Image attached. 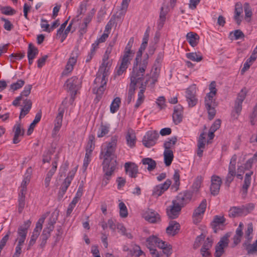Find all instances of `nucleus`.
<instances>
[{
    "mask_svg": "<svg viewBox=\"0 0 257 257\" xmlns=\"http://www.w3.org/2000/svg\"><path fill=\"white\" fill-rule=\"evenodd\" d=\"M159 137V135L157 131H149L143 139V144L147 148H151L156 144Z\"/></svg>",
    "mask_w": 257,
    "mask_h": 257,
    "instance_id": "1a4fd4ad",
    "label": "nucleus"
},
{
    "mask_svg": "<svg viewBox=\"0 0 257 257\" xmlns=\"http://www.w3.org/2000/svg\"><path fill=\"white\" fill-rule=\"evenodd\" d=\"M180 229V225L179 223L176 221H171L166 228V232L169 235L174 236L178 233Z\"/></svg>",
    "mask_w": 257,
    "mask_h": 257,
    "instance_id": "aec40b11",
    "label": "nucleus"
},
{
    "mask_svg": "<svg viewBox=\"0 0 257 257\" xmlns=\"http://www.w3.org/2000/svg\"><path fill=\"white\" fill-rule=\"evenodd\" d=\"M246 95V92L244 89H242L237 94L234 104V110L237 115L239 114L242 110V103L245 99Z\"/></svg>",
    "mask_w": 257,
    "mask_h": 257,
    "instance_id": "ddd939ff",
    "label": "nucleus"
},
{
    "mask_svg": "<svg viewBox=\"0 0 257 257\" xmlns=\"http://www.w3.org/2000/svg\"><path fill=\"white\" fill-rule=\"evenodd\" d=\"M182 207L174 200L172 205L167 209V215L170 218L175 219L178 217Z\"/></svg>",
    "mask_w": 257,
    "mask_h": 257,
    "instance_id": "4468645a",
    "label": "nucleus"
},
{
    "mask_svg": "<svg viewBox=\"0 0 257 257\" xmlns=\"http://www.w3.org/2000/svg\"><path fill=\"white\" fill-rule=\"evenodd\" d=\"M211 184L210 190L211 194L214 196L217 195L219 192L220 186L222 184V180L220 177L216 175H213L211 177Z\"/></svg>",
    "mask_w": 257,
    "mask_h": 257,
    "instance_id": "f8f14e48",
    "label": "nucleus"
},
{
    "mask_svg": "<svg viewBox=\"0 0 257 257\" xmlns=\"http://www.w3.org/2000/svg\"><path fill=\"white\" fill-rule=\"evenodd\" d=\"M147 242L150 246H156L162 250L164 254L170 256L172 252V246L155 236H151L147 238Z\"/></svg>",
    "mask_w": 257,
    "mask_h": 257,
    "instance_id": "39448f33",
    "label": "nucleus"
},
{
    "mask_svg": "<svg viewBox=\"0 0 257 257\" xmlns=\"http://www.w3.org/2000/svg\"><path fill=\"white\" fill-rule=\"evenodd\" d=\"M183 107L180 105H176L174 107V112L173 113V120L176 124L180 123L183 118Z\"/></svg>",
    "mask_w": 257,
    "mask_h": 257,
    "instance_id": "6ab92c4d",
    "label": "nucleus"
},
{
    "mask_svg": "<svg viewBox=\"0 0 257 257\" xmlns=\"http://www.w3.org/2000/svg\"><path fill=\"white\" fill-rule=\"evenodd\" d=\"M245 13V19L250 18L252 16V10L249 3H245L243 5Z\"/></svg>",
    "mask_w": 257,
    "mask_h": 257,
    "instance_id": "13d9d810",
    "label": "nucleus"
},
{
    "mask_svg": "<svg viewBox=\"0 0 257 257\" xmlns=\"http://www.w3.org/2000/svg\"><path fill=\"white\" fill-rule=\"evenodd\" d=\"M142 163L144 165H148L147 170L149 172L153 171L157 166L155 160L151 158H145L142 159Z\"/></svg>",
    "mask_w": 257,
    "mask_h": 257,
    "instance_id": "c85d7f7f",
    "label": "nucleus"
},
{
    "mask_svg": "<svg viewBox=\"0 0 257 257\" xmlns=\"http://www.w3.org/2000/svg\"><path fill=\"white\" fill-rule=\"evenodd\" d=\"M210 92L207 93L204 100L205 108L208 114V119L212 120L216 114L215 107L217 106V103L214 98L217 93L215 81H212L209 87Z\"/></svg>",
    "mask_w": 257,
    "mask_h": 257,
    "instance_id": "7ed1b4c3",
    "label": "nucleus"
},
{
    "mask_svg": "<svg viewBox=\"0 0 257 257\" xmlns=\"http://www.w3.org/2000/svg\"><path fill=\"white\" fill-rule=\"evenodd\" d=\"M225 219L223 216L216 215L214 217L213 220L211 223V225L214 232H217V226L224 224Z\"/></svg>",
    "mask_w": 257,
    "mask_h": 257,
    "instance_id": "393cba45",
    "label": "nucleus"
},
{
    "mask_svg": "<svg viewBox=\"0 0 257 257\" xmlns=\"http://www.w3.org/2000/svg\"><path fill=\"white\" fill-rule=\"evenodd\" d=\"M147 242L150 246H156L162 250L164 254L170 256L172 252V246L155 236H151L147 238Z\"/></svg>",
    "mask_w": 257,
    "mask_h": 257,
    "instance_id": "423d86ee",
    "label": "nucleus"
},
{
    "mask_svg": "<svg viewBox=\"0 0 257 257\" xmlns=\"http://www.w3.org/2000/svg\"><path fill=\"white\" fill-rule=\"evenodd\" d=\"M199 35L194 32H189L186 35V39L192 47H195L198 44L199 41Z\"/></svg>",
    "mask_w": 257,
    "mask_h": 257,
    "instance_id": "412c9836",
    "label": "nucleus"
},
{
    "mask_svg": "<svg viewBox=\"0 0 257 257\" xmlns=\"http://www.w3.org/2000/svg\"><path fill=\"white\" fill-rule=\"evenodd\" d=\"M243 213V210L237 207H232L229 210V216L230 217H236L240 216Z\"/></svg>",
    "mask_w": 257,
    "mask_h": 257,
    "instance_id": "a18cd8bd",
    "label": "nucleus"
},
{
    "mask_svg": "<svg viewBox=\"0 0 257 257\" xmlns=\"http://www.w3.org/2000/svg\"><path fill=\"white\" fill-rule=\"evenodd\" d=\"M19 205H18V211L20 213H21L23 209L25 207V196H19Z\"/></svg>",
    "mask_w": 257,
    "mask_h": 257,
    "instance_id": "e2e57ef3",
    "label": "nucleus"
},
{
    "mask_svg": "<svg viewBox=\"0 0 257 257\" xmlns=\"http://www.w3.org/2000/svg\"><path fill=\"white\" fill-rule=\"evenodd\" d=\"M25 84V81L22 79H19L17 82L12 83L10 88L14 91L17 90L22 87Z\"/></svg>",
    "mask_w": 257,
    "mask_h": 257,
    "instance_id": "052dcab7",
    "label": "nucleus"
},
{
    "mask_svg": "<svg viewBox=\"0 0 257 257\" xmlns=\"http://www.w3.org/2000/svg\"><path fill=\"white\" fill-rule=\"evenodd\" d=\"M55 148L52 147L50 149L45 151L43 155V163H49L51 159V155L55 152Z\"/></svg>",
    "mask_w": 257,
    "mask_h": 257,
    "instance_id": "a19ab883",
    "label": "nucleus"
},
{
    "mask_svg": "<svg viewBox=\"0 0 257 257\" xmlns=\"http://www.w3.org/2000/svg\"><path fill=\"white\" fill-rule=\"evenodd\" d=\"M94 140L95 137L93 135H91L89 136L88 141L85 148L86 153L92 154L95 147Z\"/></svg>",
    "mask_w": 257,
    "mask_h": 257,
    "instance_id": "e433bc0d",
    "label": "nucleus"
},
{
    "mask_svg": "<svg viewBox=\"0 0 257 257\" xmlns=\"http://www.w3.org/2000/svg\"><path fill=\"white\" fill-rule=\"evenodd\" d=\"M213 240L208 237L205 240L203 246L201 248V254L203 257L211 255L210 249L212 248Z\"/></svg>",
    "mask_w": 257,
    "mask_h": 257,
    "instance_id": "a211bd4d",
    "label": "nucleus"
},
{
    "mask_svg": "<svg viewBox=\"0 0 257 257\" xmlns=\"http://www.w3.org/2000/svg\"><path fill=\"white\" fill-rule=\"evenodd\" d=\"M112 60L110 61H102L99 68L94 83L99 86H96L93 88V91L97 95V97H101L105 89V85L107 83L106 77L108 75L109 70L112 65Z\"/></svg>",
    "mask_w": 257,
    "mask_h": 257,
    "instance_id": "f03ea898",
    "label": "nucleus"
},
{
    "mask_svg": "<svg viewBox=\"0 0 257 257\" xmlns=\"http://www.w3.org/2000/svg\"><path fill=\"white\" fill-rule=\"evenodd\" d=\"M129 254L132 256L139 257L141 255L145 256V253L141 249L139 246L135 245L130 249Z\"/></svg>",
    "mask_w": 257,
    "mask_h": 257,
    "instance_id": "58836bf2",
    "label": "nucleus"
},
{
    "mask_svg": "<svg viewBox=\"0 0 257 257\" xmlns=\"http://www.w3.org/2000/svg\"><path fill=\"white\" fill-rule=\"evenodd\" d=\"M149 55L146 53L142 61H135L133 70L131 74V80L140 83V91L138 94V99L135 105V109L143 103L145 99L144 92L146 89L147 85L149 81V78L144 80V76L147 68L149 62Z\"/></svg>",
    "mask_w": 257,
    "mask_h": 257,
    "instance_id": "f257e3e1",
    "label": "nucleus"
},
{
    "mask_svg": "<svg viewBox=\"0 0 257 257\" xmlns=\"http://www.w3.org/2000/svg\"><path fill=\"white\" fill-rule=\"evenodd\" d=\"M207 201L206 199H203L199 206L194 210L193 217L194 218L198 217L202 214H203L206 208Z\"/></svg>",
    "mask_w": 257,
    "mask_h": 257,
    "instance_id": "b1692460",
    "label": "nucleus"
},
{
    "mask_svg": "<svg viewBox=\"0 0 257 257\" xmlns=\"http://www.w3.org/2000/svg\"><path fill=\"white\" fill-rule=\"evenodd\" d=\"M186 57L189 59L196 62H200L203 59L202 56L199 53H188L186 54Z\"/></svg>",
    "mask_w": 257,
    "mask_h": 257,
    "instance_id": "49530a36",
    "label": "nucleus"
},
{
    "mask_svg": "<svg viewBox=\"0 0 257 257\" xmlns=\"http://www.w3.org/2000/svg\"><path fill=\"white\" fill-rule=\"evenodd\" d=\"M49 214V212H47L46 213L42 215L41 218H39V219L38 220L36 223V227H37V228H40L41 229H42L43 224L44 222V220L46 219V218L48 216Z\"/></svg>",
    "mask_w": 257,
    "mask_h": 257,
    "instance_id": "69168bd1",
    "label": "nucleus"
},
{
    "mask_svg": "<svg viewBox=\"0 0 257 257\" xmlns=\"http://www.w3.org/2000/svg\"><path fill=\"white\" fill-rule=\"evenodd\" d=\"M41 117H42V112H41V111L40 110L36 114L34 120L31 123V124L29 126V128L28 130V132H27L28 135L29 136L32 133L36 124L40 121Z\"/></svg>",
    "mask_w": 257,
    "mask_h": 257,
    "instance_id": "4c0bfd02",
    "label": "nucleus"
},
{
    "mask_svg": "<svg viewBox=\"0 0 257 257\" xmlns=\"http://www.w3.org/2000/svg\"><path fill=\"white\" fill-rule=\"evenodd\" d=\"M242 13V4L239 2L236 3V4L235 5V10H234L235 15L234 16V19L238 25H240V24L241 22V20L239 18V16Z\"/></svg>",
    "mask_w": 257,
    "mask_h": 257,
    "instance_id": "7c9ffc66",
    "label": "nucleus"
},
{
    "mask_svg": "<svg viewBox=\"0 0 257 257\" xmlns=\"http://www.w3.org/2000/svg\"><path fill=\"white\" fill-rule=\"evenodd\" d=\"M114 42H111L107 47L105 53L103 56L102 61H110L109 56L112 52V47L114 44Z\"/></svg>",
    "mask_w": 257,
    "mask_h": 257,
    "instance_id": "de8ad7c7",
    "label": "nucleus"
},
{
    "mask_svg": "<svg viewBox=\"0 0 257 257\" xmlns=\"http://www.w3.org/2000/svg\"><path fill=\"white\" fill-rule=\"evenodd\" d=\"M79 84L80 81L76 76H73L67 79L64 84L65 88L71 93L70 100L71 102H73L74 100Z\"/></svg>",
    "mask_w": 257,
    "mask_h": 257,
    "instance_id": "6e6552de",
    "label": "nucleus"
},
{
    "mask_svg": "<svg viewBox=\"0 0 257 257\" xmlns=\"http://www.w3.org/2000/svg\"><path fill=\"white\" fill-rule=\"evenodd\" d=\"M257 56H254L252 54L250 57L247 59L246 61L244 63L243 68L241 70V73L243 74L247 70H248L250 66L252 65L253 62L255 61Z\"/></svg>",
    "mask_w": 257,
    "mask_h": 257,
    "instance_id": "79ce46f5",
    "label": "nucleus"
},
{
    "mask_svg": "<svg viewBox=\"0 0 257 257\" xmlns=\"http://www.w3.org/2000/svg\"><path fill=\"white\" fill-rule=\"evenodd\" d=\"M57 168V161H55L52 162V168L49 170V171L47 173L46 175V177H48L49 178H50L51 179V178L55 173L56 169Z\"/></svg>",
    "mask_w": 257,
    "mask_h": 257,
    "instance_id": "0e129e2a",
    "label": "nucleus"
},
{
    "mask_svg": "<svg viewBox=\"0 0 257 257\" xmlns=\"http://www.w3.org/2000/svg\"><path fill=\"white\" fill-rule=\"evenodd\" d=\"M174 183L172 185V187L175 188L177 190L180 185V174L179 170H175L173 178Z\"/></svg>",
    "mask_w": 257,
    "mask_h": 257,
    "instance_id": "3c124183",
    "label": "nucleus"
},
{
    "mask_svg": "<svg viewBox=\"0 0 257 257\" xmlns=\"http://www.w3.org/2000/svg\"><path fill=\"white\" fill-rule=\"evenodd\" d=\"M164 58V54L162 52H160L155 61L153 67L161 68V64Z\"/></svg>",
    "mask_w": 257,
    "mask_h": 257,
    "instance_id": "bf43d9fd",
    "label": "nucleus"
},
{
    "mask_svg": "<svg viewBox=\"0 0 257 257\" xmlns=\"http://www.w3.org/2000/svg\"><path fill=\"white\" fill-rule=\"evenodd\" d=\"M160 70L161 68H158V67H152V69L151 71V76L150 77V78L152 79V84H155L156 82L158 81V78L159 77L160 73Z\"/></svg>",
    "mask_w": 257,
    "mask_h": 257,
    "instance_id": "37998d69",
    "label": "nucleus"
},
{
    "mask_svg": "<svg viewBox=\"0 0 257 257\" xmlns=\"http://www.w3.org/2000/svg\"><path fill=\"white\" fill-rule=\"evenodd\" d=\"M186 99L189 107H193L196 105L198 99L196 96V89L193 86L189 87L186 91Z\"/></svg>",
    "mask_w": 257,
    "mask_h": 257,
    "instance_id": "9d476101",
    "label": "nucleus"
},
{
    "mask_svg": "<svg viewBox=\"0 0 257 257\" xmlns=\"http://www.w3.org/2000/svg\"><path fill=\"white\" fill-rule=\"evenodd\" d=\"M117 140L118 137L113 136L111 138L110 142H105L102 145L100 156H103V164H106V163L110 164L113 162L112 157L114 155Z\"/></svg>",
    "mask_w": 257,
    "mask_h": 257,
    "instance_id": "20e7f679",
    "label": "nucleus"
},
{
    "mask_svg": "<svg viewBox=\"0 0 257 257\" xmlns=\"http://www.w3.org/2000/svg\"><path fill=\"white\" fill-rule=\"evenodd\" d=\"M120 99L119 97L115 98L110 105V111L111 113H115L119 108Z\"/></svg>",
    "mask_w": 257,
    "mask_h": 257,
    "instance_id": "8fccbe9b",
    "label": "nucleus"
},
{
    "mask_svg": "<svg viewBox=\"0 0 257 257\" xmlns=\"http://www.w3.org/2000/svg\"><path fill=\"white\" fill-rule=\"evenodd\" d=\"M125 171L131 178H136L139 173L138 166L134 163L126 162L124 165Z\"/></svg>",
    "mask_w": 257,
    "mask_h": 257,
    "instance_id": "dca6fc26",
    "label": "nucleus"
},
{
    "mask_svg": "<svg viewBox=\"0 0 257 257\" xmlns=\"http://www.w3.org/2000/svg\"><path fill=\"white\" fill-rule=\"evenodd\" d=\"M24 107L22 108L19 116L20 119L27 115L32 107V103L30 99L26 98L23 99Z\"/></svg>",
    "mask_w": 257,
    "mask_h": 257,
    "instance_id": "4be33fe9",
    "label": "nucleus"
},
{
    "mask_svg": "<svg viewBox=\"0 0 257 257\" xmlns=\"http://www.w3.org/2000/svg\"><path fill=\"white\" fill-rule=\"evenodd\" d=\"M229 243L228 236L225 235L222 237L216 246L225 249L228 247Z\"/></svg>",
    "mask_w": 257,
    "mask_h": 257,
    "instance_id": "09e8293b",
    "label": "nucleus"
},
{
    "mask_svg": "<svg viewBox=\"0 0 257 257\" xmlns=\"http://www.w3.org/2000/svg\"><path fill=\"white\" fill-rule=\"evenodd\" d=\"M77 61V57L75 56L71 57L66 65L65 69L63 72V74L71 72L73 69V67Z\"/></svg>",
    "mask_w": 257,
    "mask_h": 257,
    "instance_id": "473e14b6",
    "label": "nucleus"
},
{
    "mask_svg": "<svg viewBox=\"0 0 257 257\" xmlns=\"http://www.w3.org/2000/svg\"><path fill=\"white\" fill-rule=\"evenodd\" d=\"M138 83H139L137 82H133V81L131 80L127 93V97L126 98V101L128 104H130L132 101L134 99V95L135 93V90L136 89V85Z\"/></svg>",
    "mask_w": 257,
    "mask_h": 257,
    "instance_id": "5701e85b",
    "label": "nucleus"
},
{
    "mask_svg": "<svg viewBox=\"0 0 257 257\" xmlns=\"http://www.w3.org/2000/svg\"><path fill=\"white\" fill-rule=\"evenodd\" d=\"M131 59L122 57L121 60V63L119 66L116 74L117 75L120 76L125 72L128 67V64L130 63Z\"/></svg>",
    "mask_w": 257,
    "mask_h": 257,
    "instance_id": "bb28decb",
    "label": "nucleus"
},
{
    "mask_svg": "<svg viewBox=\"0 0 257 257\" xmlns=\"http://www.w3.org/2000/svg\"><path fill=\"white\" fill-rule=\"evenodd\" d=\"M205 237V235L203 233H201L200 235L197 236L194 241V247L195 248L198 247L201 242L204 240Z\"/></svg>",
    "mask_w": 257,
    "mask_h": 257,
    "instance_id": "774afa93",
    "label": "nucleus"
},
{
    "mask_svg": "<svg viewBox=\"0 0 257 257\" xmlns=\"http://www.w3.org/2000/svg\"><path fill=\"white\" fill-rule=\"evenodd\" d=\"M117 165L116 161L115 160L111 162L110 164H103V172L104 173L103 178L101 182V186H106L109 183L111 178Z\"/></svg>",
    "mask_w": 257,
    "mask_h": 257,
    "instance_id": "0eeeda50",
    "label": "nucleus"
},
{
    "mask_svg": "<svg viewBox=\"0 0 257 257\" xmlns=\"http://www.w3.org/2000/svg\"><path fill=\"white\" fill-rule=\"evenodd\" d=\"M71 178H66L64 180V182L61 185V186L60 187V189L61 191L63 192V193H65L67 190L68 187L69 186L70 184H71Z\"/></svg>",
    "mask_w": 257,
    "mask_h": 257,
    "instance_id": "680f3d73",
    "label": "nucleus"
},
{
    "mask_svg": "<svg viewBox=\"0 0 257 257\" xmlns=\"http://www.w3.org/2000/svg\"><path fill=\"white\" fill-rule=\"evenodd\" d=\"M14 134H18L19 136H24L25 133L24 129L22 127L20 123H17L13 127Z\"/></svg>",
    "mask_w": 257,
    "mask_h": 257,
    "instance_id": "6e6d98bb",
    "label": "nucleus"
},
{
    "mask_svg": "<svg viewBox=\"0 0 257 257\" xmlns=\"http://www.w3.org/2000/svg\"><path fill=\"white\" fill-rule=\"evenodd\" d=\"M109 126L105 125H101L97 133L98 138H102L107 135L109 132Z\"/></svg>",
    "mask_w": 257,
    "mask_h": 257,
    "instance_id": "5fc2aeb1",
    "label": "nucleus"
},
{
    "mask_svg": "<svg viewBox=\"0 0 257 257\" xmlns=\"http://www.w3.org/2000/svg\"><path fill=\"white\" fill-rule=\"evenodd\" d=\"M59 216V211L55 210L52 213L51 216L49 218L48 224H47V227L50 228L52 227L53 229L54 228V224L56 223V221L58 219Z\"/></svg>",
    "mask_w": 257,
    "mask_h": 257,
    "instance_id": "c9c22d12",
    "label": "nucleus"
},
{
    "mask_svg": "<svg viewBox=\"0 0 257 257\" xmlns=\"http://www.w3.org/2000/svg\"><path fill=\"white\" fill-rule=\"evenodd\" d=\"M237 160V156L236 155H234L231 158L229 168H228V173L233 175H236L235 168H236V162Z\"/></svg>",
    "mask_w": 257,
    "mask_h": 257,
    "instance_id": "c03bdc74",
    "label": "nucleus"
},
{
    "mask_svg": "<svg viewBox=\"0 0 257 257\" xmlns=\"http://www.w3.org/2000/svg\"><path fill=\"white\" fill-rule=\"evenodd\" d=\"M31 222L30 220L25 221L23 226H20L18 231L19 237H26L28 229L30 226Z\"/></svg>",
    "mask_w": 257,
    "mask_h": 257,
    "instance_id": "cd10ccee",
    "label": "nucleus"
},
{
    "mask_svg": "<svg viewBox=\"0 0 257 257\" xmlns=\"http://www.w3.org/2000/svg\"><path fill=\"white\" fill-rule=\"evenodd\" d=\"M119 208L120 209L119 214L121 217L125 218L128 215L127 210L125 204L121 202L119 203Z\"/></svg>",
    "mask_w": 257,
    "mask_h": 257,
    "instance_id": "4d7b16f0",
    "label": "nucleus"
},
{
    "mask_svg": "<svg viewBox=\"0 0 257 257\" xmlns=\"http://www.w3.org/2000/svg\"><path fill=\"white\" fill-rule=\"evenodd\" d=\"M126 140L127 142V144L130 147H133L135 146L136 144V138L135 134L133 130L128 131L126 136Z\"/></svg>",
    "mask_w": 257,
    "mask_h": 257,
    "instance_id": "72a5a7b5",
    "label": "nucleus"
},
{
    "mask_svg": "<svg viewBox=\"0 0 257 257\" xmlns=\"http://www.w3.org/2000/svg\"><path fill=\"white\" fill-rule=\"evenodd\" d=\"M164 162L166 166H169L173 160V151L171 150H165L164 152Z\"/></svg>",
    "mask_w": 257,
    "mask_h": 257,
    "instance_id": "f704fd0d",
    "label": "nucleus"
},
{
    "mask_svg": "<svg viewBox=\"0 0 257 257\" xmlns=\"http://www.w3.org/2000/svg\"><path fill=\"white\" fill-rule=\"evenodd\" d=\"M39 50L37 47L32 43H30L28 48V58L34 59L38 54Z\"/></svg>",
    "mask_w": 257,
    "mask_h": 257,
    "instance_id": "ea45409f",
    "label": "nucleus"
},
{
    "mask_svg": "<svg viewBox=\"0 0 257 257\" xmlns=\"http://www.w3.org/2000/svg\"><path fill=\"white\" fill-rule=\"evenodd\" d=\"M253 174L252 171L246 173L244 180V183L242 186V191L243 193L246 195L247 193V190L250 185L251 176Z\"/></svg>",
    "mask_w": 257,
    "mask_h": 257,
    "instance_id": "c756f323",
    "label": "nucleus"
},
{
    "mask_svg": "<svg viewBox=\"0 0 257 257\" xmlns=\"http://www.w3.org/2000/svg\"><path fill=\"white\" fill-rule=\"evenodd\" d=\"M243 246L248 254H254L257 252V238L252 244L244 243Z\"/></svg>",
    "mask_w": 257,
    "mask_h": 257,
    "instance_id": "2f4dec72",
    "label": "nucleus"
},
{
    "mask_svg": "<svg viewBox=\"0 0 257 257\" xmlns=\"http://www.w3.org/2000/svg\"><path fill=\"white\" fill-rule=\"evenodd\" d=\"M53 230L52 227H48L46 226L43 230V233L41 235V238H44V239H48L50 236L51 232Z\"/></svg>",
    "mask_w": 257,
    "mask_h": 257,
    "instance_id": "338daca9",
    "label": "nucleus"
},
{
    "mask_svg": "<svg viewBox=\"0 0 257 257\" xmlns=\"http://www.w3.org/2000/svg\"><path fill=\"white\" fill-rule=\"evenodd\" d=\"M177 138L176 137H172L171 139H169L167 141H166L164 144V147L165 150H170L171 147L175 145L177 142Z\"/></svg>",
    "mask_w": 257,
    "mask_h": 257,
    "instance_id": "603ef678",
    "label": "nucleus"
},
{
    "mask_svg": "<svg viewBox=\"0 0 257 257\" xmlns=\"http://www.w3.org/2000/svg\"><path fill=\"white\" fill-rule=\"evenodd\" d=\"M146 220L151 223H156L160 220V216L158 213L152 209H148L143 214Z\"/></svg>",
    "mask_w": 257,
    "mask_h": 257,
    "instance_id": "f3484780",
    "label": "nucleus"
},
{
    "mask_svg": "<svg viewBox=\"0 0 257 257\" xmlns=\"http://www.w3.org/2000/svg\"><path fill=\"white\" fill-rule=\"evenodd\" d=\"M64 111V108L62 107V106H60L58 108V113L55 120L54 127L53 130V134L56 135L62 126V122Z\"/></svg>",
    "mask_w": 257,
    "mask_h": 257,
    "instance_id": "2eb2a0df",
    "label": "nucleus"
},
{
    "mask_svg": "<svg viewBox=\"0 0 257 257\" xmlns=\"http://www.w3.org/2000/svg\"><path fill=\"white\" fill-rule=\"evenodd\" d=\"M134 38H130L127 44L126 45L124 51V54L122 57L132 60L133 58V51L131 50L132 46L134 43Z\"/></svg>",
    "mask_w": 257,
    "mask_h": 257,
    "instance_id": "a878e982",
    "label": "nucleus"
},
{
    "mask_svg": "<svg viewBox=\"0 0 257 257\" xmlns=\"http://www.w3.org/2000/svg\"><path fill=\"white\" fill-rule=\"evenodd\" d=\"M202 182L201 176H198L192 185V190L193 192H197L201 187Z\"/></svg>",
    "mask_w": 257,
    "mask_h": 257,
    "instance_id": "864d4df0",
    "label": "nucleus"
},
{
    "mask_svg": "<svg viewBox=\"0 0 257 257\" xmlns=\"http://www.w3.org/2000/svg\"><path fill=\"white\" fill-rule=\"evenodd\" d=\"M192 197V194L190 191H185L179 193L176 197V199L174 200L182 207L189 202Z\"/></svg>",
    "mask_w": 257,
    "mask_h": 257,
    "instance_id": "9b49d317",
    "label": "nucleus"
}]
</instances>
